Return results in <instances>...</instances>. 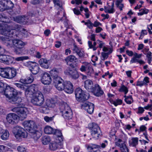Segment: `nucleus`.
<instances>
[{"mask_svg":"<svg viewBox=\"0 0 152 152\" xmlns=\"http://www.w3.org/2000/svg\"><path fill=\"white\" fill-rule=\"evenodd\" d=\"M101 55L102 58H101L102 60L104 61L107 59L108 57V53L104 52H102Z\"/></svg>","mask_w":152,"mask_h":152,"instance_id":"obj_52","label":"nucleus"},{"mask_svg":"<svg viewBox=\"0 0 152 152\" xmlns=\"http://www.w3.org/2000/svg\"><path fill=\"white\" fill-rule=\"evenodd\" d=\"M17 72L16 69L14 68H8V79H12L15 77L17 75Z\"/></svg>","mask_w":152,"mask_h":152,"instance_id":"obj_28","label":"nucleus"},{"mask_svg":"<svg viewBox=\"0 0 152 152\" xmlns=\"http://www.w3.org/2000/svg\"><path fill=\"white\" fill-rule=\"evenodd\" d=\"M29 59L28 56H23L17 57L15 58V60L17 61H23L25 60H27Z\"/></svg>","mask_w":152,"mask_h":152,"instance_id":"obj_48","label":"nucleus"},{"mask_svg":"<svg viewBox=\"0 0 152 152\" xmlns=\"http://www.w3.org/2000/svg\"><path fill=\"white\" fill-rule=\"evenodd\" d=\"M6 2L5 0H3L0 1V11H3L6 10Z\"/></svg>","mask_w":152,"mask_h":152,"instance_id":"obj_41","label":"nucleus"},{"mask_svg":"<svg viewBox=\"0 0 152 152\" xmlns=\"http://www.w3.org/2000/svg\"><path fill=\"white\" fill-rule=\"evenodd\" d=\"M96 42H94L93 43V45H92V42H91L89 41L88 42V46L90 48H93V50L94 51L96 50L98 47H96Z\"/></svg>","mask_w":152,"mask_h":152,"instance_id":"obj_46","label":"nucleus"},{"mask_svg":"<svg viewBox=\"0 0 152 152\" xmlns=\"http://www.w3.org/2000/svg\"><path fill=\"white\" fill-rule=\"evenodd\" d=\"M31 133V136L32 138L34 139L35 140H37L41 136V134L39 131L36 130V129L33 130V131Z\"/></svg>","mask_w":152,"mask_h":152,"instance_id":"obj_31","label":"nucleus"},{"mask_svg":"<svg viewBox=\"0 0 152 152\" xmlns=\"http://www.w3.org/2000/svg\"><path fill=\"white\" fill-rule=\"evenodd\" d=\"M65 60L67 65L71 67L75 68L77 66L76 63L77 58L74 56L70 55L68 56L65 59Z\"/></svg>","mask_w":152,"mask_h":152,"instance_id":"obj_12","label":"nucleus"},{"mask_svg":"<svg viewBox=\"0 0 152 152\" xmlns=\"http://www.w3.org/2000/svg\"><path fill=\"white\" fill-rule=\"evenodd\" d=\"M12 39L9 37L0 36V41L8 48H10Z\"/></svg>","mask_w":152,"mask_h":152,"instance_id":"obj_22","label":"nucleus"},{"mask_svg":"<svg viewBox=\"0 0 152 152\" xmlns=\"http://www.w3.org/2000/svg\"><path fill=\"white\" fill-rule=\"evenodd\" d=\"M76 100L80 102H83L89 98V96L80 88H77L75 91Z\"/></svg>","mask_w":152,"mask_h":152,"instance_id":"obj_4","label":"nucleus"},{"mask_svg":"<svg viewBox=\"0 0 152 152\" xmlns=\"http://www.w3.org/2000/svg\"><path fill=\"white\" fill-rule=\"evenodd\" d=\"M131 141L129 142L130 145L134 147L138 144V138H133L131 139Z\"/></svg>","mask_w":152,"mask_h":152,"instance_id":"obj_40","label":"nucleus"},{"mask_svg":"<svg viewBox=\"0 0 152 152\" xmlns=\"http://www.w3.org/2000/svg\"><path fill=\"white\" fill-rule=\"evenodd\" d=\"M53 83L56 88L59 91L64 90L65 82L61 78H58L55 80Z\"/></svg>","mask_w":152,"mask_h":152,"instance_id":"obj_18","label":"nucleus"},{"mask_svg":"<svg viewBox=\"0 0 152 152\" xmlns=\"http://www.w3.org/2000/svg\"><path fill=\"white\" fill-rule=\"evenodd\" d=\"M11 48H13L14 52L17 54H19L25 50V46L26 42H23L22 40L18 39H12Z\"/></svg>","mask_w":152,"mask_h":152,"instance_id":"obj_1","label":"nucleus"},{"mask_svg":"<svg viewBox=\"0 0 152 152\" xmlns=\"http://www.w3.org/2000/svg\"><path fill=\"white\" fill-rule=\"evenodd\" d=\"M25 66L29 69L31 72L34 75H36L39 72V67L38 64L35 62L29 61L27 62Z\"/></svg>","mask_w":152,"mask_h":152,"instance_id":"obj_10","label":"nucleus"},{"mask_svg":"<svg viewBox=\"0 0 152 152\" xmlns=\"http://www.w3.org/2000/svg\"><path fill=\"white\" fill-rule=\"evenodd\" d=\"M81 107L86 111L89 114H91L93 113L94 105L89 102H87L81 104Z\"/></svg>","mask_w":152,"mask_h":152,"instance_id":"obj_16","label":"nucleus"},{"mask_svg":"<svg viewBox=\"0 0 152 152\" xmlns=\"http://www.w3.org/2000/svg\"><path fill=\"white\" fill-rule=\"evenodd\" d=\"M25 18L21 16H16L13 18V20L17 23L24 24L26 23Z\"/></svg>","mask_w":152,"mask_h":152,"instance_id":"obj_35","label":"nucleus"},{"mask_svg":"<svg viewBox=\"0 0 152 152\" xmlns=\"http://www.w3.org/2000/svg\"><path fill=\"white\" fill-rule=\"evenodd\" d=\"M7 19V17L4 14H0V21L2 22L0 23V28H9L8 25L7 24L8 23V21L6 20Z\"/></svg>","mask_w":152,"mask_h":152,"instance_id":"obj_20","label":"nucleus"},{"mask_svg":"<svg viewBox=\"0 0 152 152\" xmlns=\"http://www.w3.org/2000/svg\"><path fill=\"white\" fill-rule=\"evenodd\" d=\"M8 68H4L0 67V75L2 77L8 79Z\"/></svg>","mask_w":152,"mask_h":152,"instance_id":"obj_32","label":"nucleus"},{"mask_svg":"<svg viewBox=\"0 0 152 152\" xmlns=\"http://www.w3.org/2000/svg\"><path fill=\"white\" fill-rule=\"evenodd\" d=\"M64 86V90L66 93L71 94L73 91V88L72 84L70 82H65Z\"/></svg>","mask_w":152,"mask_h":152,"instance_id":"obj_25","label":"nucleus"},{"mask_svg":"<svg viewBox=\"0 0 152 152\" xmlns=\"http://www.w3.org/2000/svg\"><path fill=\"white\" fill-rule=\"evenodd\" d=\"M58 144L55 142L51 143L49 145L50 149L53 151L56 150L58 148Z\"/></svg>","mask_w":152,"mask_h":152,"instance_id":"obj_42","label":"nucleus"},{"mask_svg":"<svg viewBox=\"0 0 152 152\" xmlns=\"http://www.w3.org/2000/svg\"><path fill=\"white\" fill-rule=\"evenodd\" d=\"M33 77L31 75L26 79H20V82L24 84H28L31 83L33 82Z\"/></svg>","mask_w":152,"mask_h":152,"instance_id":"obj_34","label":"nucleus"},{"mask_svg":"<svg viewBox=\"0 0 152 152\" xmlns=\"http://www.w3.org/2000/svg\"><path fill=\"white\" fill-rule=\"evenodd\" d=\"M24 106L23 103H21L19 104V107H15L12 110V112L17 113L19 116L18 117L22 120L26 118L28 112L27 108Z\"/></svg>","mask_w":152,"mask_h":152,"instance_id":"obj_2","label":"nucleus"},{"mask_svg":"<svg viewBox=\"0 0 152 152\" xmlns=\"http://www.w3.org/2000/svg\"><path fill=\"white\" fill-rule=\"evenodd\" d=\"M128 90L127 88L124 85H122L121 88L119 91L121 92H124Z\"/></svg>","mask_w":152,"mask_h":152,"instance_id":"obj_59","label":"nucleus"},{"mask_svg":"<svg viewBox=\"0 0 152 152\" xmlns=\"http://www.w3.org/2000/svg\"><path fill=\"white\" fill-rule=\"evenodd\" d=\"M44 97L40 91H37L36 95L33 97L31 102L34 105L40 106L44 102Z\"/></svg>","mask_w":152,"mask_h":152,"instance_id":"obj_3","label":"nucleus"},{"mask_svg":"<svg viewBox=\"0 0 152 152\" xmlns=\"http://www.w3.org/2000/svg\"><path fill=\"white\" fill-rule=\"evenodd\" d=\"M12 96V97L9 98V102L12 104H18L19 106L21 104L20 103L22 102V99L18 96L17 93Z\"/></svg>","mask_w":152,"mask_h":152,"instance_id":"obj_21","label":"nucleus"},{"mask_svg":"<svg viewBox=\"0 0 152 152\" xmlns=\"http://www.w3.org/2000/svg\"><path fill=\"white\" fill-rule=\"evenodd\" d=\"M88 128L91 130V134L94 138L97 139L100 136L101 131L97 124L94 123H90L88 125Z\"/></svg>","mask_w":152,"mask_h":152,"instance_id":"obj_5","label":"nucleus"},{"mask_svg":"<svg viewBox=\"0 0 152 152\" xmlns=\"http://www.w3.org/2000/svg\"><path fill=\"white\" fill-rule=\"evenodd\" d=\"M54 130L50 126H46L44 129L45 133L47 134H50L53 133Z\"/></svg>","mask_w":152,"mask_h":152,"instance_id":"obj_37","label":"nucleus"},{"mask_svg":"<svg viewBox=\"0 0 152 152\" xmlns=\"http://www.w3.org/2000/svg\"><path fill=\"white\" fill-rule=\"evenodd\" d=\"M55 106V101L53 99H47L45 104L39 108V111L42 113H48L50 107H53Z\"/></svg>","mask_w":152,"mask_h":152,"instance_id":"obj_7","label":"nucleus"},{"mask_svg":"<svg viewBox=\"0 0 152 152\" xmlns=\"http://www.w3.org/2000/svg\"><path fill=\"white\" fill-rule=\"evenodd\" d=\"M16 90L13 88L9 86H5V89L4 92V94L7 98H9L12 97L13 95L17 94Z\"/></svg>","mask_w":152,"mask_h":152,"instance_id":"obj_17","label":"nucleus"},{"mask_svg":"<svg viewBox=\"0 0 152 152\" xmlns=\"http://www.w3.org/2000/svg\"><path fill=\"white\" fill-rule=\"evenodd\" d=\"M37 86L31 85L26 89L25 91V94L27 97H31L36 95V94L39 91Z\"/></svg>","mask_w":152,"mask_h":152,"instance_id":"obj_11","label":"nucleus"},{"mask_svg":"<svg viewBox=\"0 0 152 152\" xmlns=\"http://www.w3.org/2000/svg\"><path fill=\"white\" fill-rule=\"evenodd\" d=\"M122 102V101L121 99H118L116 100V101H113V104L115 106H116L118 105L121 104Z\"/></svg>","mask_w":152,"mask_h":152,"instance_id":"obj_54","label":"nucleus"},{"mask_svg":"<svg viewBox=\"0 0 152 152\" xmlns=\"http://www.w3.org/2000/svg\"><path fill=\"white\" fill-rule=\"evenodd\" d=\"M13 132L15 137L18 139L19 138H26L27 137V133L25 129L22 127L16 126L13 128Z\"/></svg>","mask_w":152,"mask_h":152,"instance_id":"obj_6","label":"nucleus"},{"mask_svg":"<svg viewBox=\"0 0 152 152\" xmlns=\"http://www.w3.org/2000/svg\"><path fill=\"white\" fill-rule=\"evenodd\" d=\"M20 31L24 35V36H27L28 35V33L27 31H26L25 29H19Z\"/></svg>","mask_w":152,"mask_h":152,"instance_id":"obj_63","label":"nucleus"},{"mask_svg":"<svg viewBox=\"0 0 152 152\" xmlns=\"http://www.w3.org/2000/svg\"><path fill=\"white\" fill-rule=\"evenodd\" d=\"M117 7L119 8L120 11L123 10V8L124 7V4H115Z\"/></svg>","mask_w":152,"mask_h":152,"instance_id":"obj_56","label":"nucleus"},{"mask_svg":"<svg viewBox=\"0 0 152 152\" xmlns=\"http://www.w3.org/2000/svg\"><path fill=\"white\" fill-rule=\"evenodd\" d=\"M16 86L18 88L22 90H23L25 88L24 85L20 83H17L15 84Z\"/></svg>","mask_w":152,"mask_h":152,"instance_id":"obj_58","label":"nucleus"},{"mask_svg":"<svg viewBox=\"0 0 152 152\" xmlns=\"http://www.w3.org/2000/svg\"><path fill=\"white\" fill-rule=\"evenodd\" d=\"M5 89L4 84L0 81V93H4Z\"/></svg>","mask_w":152,"mask_h":152,"instance_id":"obj_49","label":"nucleus"},{"mask_svg":"<svg viewBox=\"0 0 152 152\" xmlns=\"http://www.w3.org/2000/svg\"><path fill=\"white\" fill-rule=\"evenodd\" d=\"M50 140V138L48 136H44L42 138V142L44 145L48 144L49 143Z\"/></svg>","mask_w":152,"mask_h":152,"instance_id":"obj_44","label":"nucleus"},{"mask_svg":"<svg viewBox=\"0 0 152 152\" xmlns=\"http://www.w3.org/2000/svg\"><path fill=\"white\" fill-rule=\"evenodd\" d=\"M85 25H87L88 27L89 28L93 27V23L89 20H88L87 22L85 23Z\"/></svg>","mask_w":152,"mask_h":152,"instance_id":"obj_53","label":"nucleus"},{"mask_svg":"<svg viewBox=\"0 0 152 152\" xmlns=\"http://www.w3.org/2000/svg\"><path fill=\"white\" fill-rule=\"evenodd\" d=\"M17 149L19 152H26V150L22 146H18Z\"/></svg>","mask_w":152,"mask_h":152,"instance_id":"obj_51","label":"nucleus"},{"mask_svg":"<svg viewBox=\"0 0 152 152\" xmlns=\"http://www.w3.org/2000/svg\"><path fill=\"white\" fill-rule=\"evenodd\" d=\"M117 145L120 147L121 152H129V149L124 143L117 144Z\"/></svg>","mask_w":152,"mask_h":152,"instance_id":"obj_36","label":"nucleus"},{"mask_svg":"<svg viewBox=\"0 0 152 152\" xmlns=\"http://www.w3.org/2000/svg\"><path fill=\"white\" fill-rule=\"evenodd\" d=\"M77 54L79 56L80 58H83L85 56V54L84 52H82L80 51Z\"/></svg>","mask_w":152,"mask_h":152,"instance_id":"obj_60","label":"nucleus"},{"mask_svg":"<svg viewBox=\"0 0 152 152\" xmlns=\"http://www.w3.org/2000/svg\"><path fill=\"white\" fill-rule=\"evenodd\" d=\"M18 116L14 113L8 114L7 116L6 119L7 121L12 124H16L18 122Z\"/></svg>","mask_w":152,"mask_h":152,"instance_id":"obj_19","label":"nucleus"},{"mask_svg":"<svg viewBox=\"0 0 152 152\" xmlns=\"http://www.w3.org/2000/svg\"><path fill=\"white\" fill-rule=\"evenodd\" d=\"M41 66L45 69H48L49 66V61L46 59L41 58L39 61Z\"/></svg>","mask_w":152,"mask_h":152,"instance_id":"obj_29","label":"nucleus"},{"mask_svg":"<svg viewBox=\"0 0 152 152\" xmlns=\"http://www.w3.org/2000/svg\"><path fill=\"white\" fill-rule=\"evenodd\" d=\"M100 146L99 145H96L95 144H92L91 145H89L87 146V148L88 150L91 151L94 148H100Z\"/></svg>","mask_w":152,"mask_h":152,"instance_id":"obj_47","label":"nucleus"},{"mask_svg":"<svg viewBox=\"0 0 152 152\" xmlns=\"http://www.w3.org/2000/svg\"><path fill=\"white\" fill-rule=\"evenodd\" d=\"M138 111L137 113H142L144 111V108L141 107H139L138 108Z\"/></svg>","mask_w":152,"mask_h":152,"instance_id":"obj_64","label":"nucleus"},{"mask_svg":"<svg viewBox=\"0 0 152 152\" xmlns=\"http://www.w3.org/2000/svg\"><path fill=\"white\" fill-rule=\"evenodd\" d=\"M64 73L66 75L69 76L73 79L77 80L79 77V74L77 70L76 67H68L65 70Z\"/></svg>","mask_w":152,"mask_h":152,"instance_id":"obj_9","label":"nucleus"},{"mask_svg":"<svg viewBox=\"0 0 152 152\" xmlns=\"http://www.w3.org/2000/svg\"><path fill=\"white\" fill-rule=\"evenodd\" d=\"M6 10L11 9L13 7L14 4L10 0H5Z\"/></svg>","mask_w":152,"mask_h":152,"instance_id":"obj_39","label":"nucleus"},{"mask_svg":"<svg viewBox=\"0 0 152 152\" xmlns=\"http://www.w3.org/2000/svg\"><path fill=\"white\" fill-rule=\"evenodd\" d=\"M53 134L57 136L58 139L60 142L63 141V137L61 130L54 129Z\"/></svg>","mask_w":152,"mask_h":152,"instance_id":"obj_30","label":"nucleus"},{"mask_svg":"<svg viewBox=\"0 0 152 152\" xmlns=\"http://www.w3.org/2000/svg\"><path fill=\"white\" fill-rule=\"evenodd\" d=\"M94 85H93L92 81L90 80H87L85 82V87L89 92H91L93 89Z\"/></svg>","mask_w":152,"mask_h":152,"instance_id":"obj_27","label":"nucleus"},{"mask_svg":"<svg viewBox=\"0 0 152 152\" xmlns=\"http://www.w3.org/2000/svg\"><path fill=\"white\" fill-rule=\"evenodd\" d=\"M88 69H89V71H87V72L88 73V75H90L93 72V69L90 66H88Z\"/></svg>","mask_w":152,"mask_h":152,"instance_id":"obj_61","label":"nucleus"},{"mask_svg":"<svg viewBox=\"0 0 152 152\" xmlns=\"http://www.w3.org/2000/svg\"><path fill=\"white\" fill-rule=\"evenodd\" d=\"M62 110V115L65 119L69 120L72 119V113L70 108L67 104H63L61 107Z\"/></svg>","mask_w":152,"mask_h":152,"instance_id":"obj_8","label":"nucleus"},{"mask_svg":"<svg viewBox=\"0 0 152 152\" xmlns=\"http://www.w3.org/2000/svg\"><path fill=\"white\" fill-rule=\"evenodd\" d=\"M73 11L74 14L75 15H79L81 14L80 11H79V10L78 9H77L75 8H74L73 9Z\"/></svg>","mask_w":152,"mask_h":152,"instance_id":"obj_62","label":"nucleus"},{"mask_svg":"<svg viewBox=\"0 0 152 152\" xmlns=\"http://www.w3.org/2000/svg\"><path fill=\"white\" fill-rule=\"evenodd\" d=\"M9 135L8 131L5 130V131L1 136V138L3 140H6L8 139Z\"/></svg>","mask_w":152,"mask_h":152,"instance_id":"obj_45","label":"nucleus"},{"mask_svg":"<svg viewBox=\"0 0 152 152\" xmlns=\"http://www.w3.org/2000/svg\"><path fill=\"white\" fill-rule=\"evenodd\" d=\"M63 20H65V21H64V24L65 26V27L66 28H72V26L71 25H69L68 23V20L66 19V14L65 12H63Z\"/></svg>","mask_w":152,"mask_h":152,"instance_id":"obj_38","label":"nucleus"},{"mask_svg":"<svg viewBox=\"0 0 152 152\" xmlns=\"http://www.w3.org/2000/svg\"><path fill=\"white\" fill-rule=\"evenodd\" d=\"M14 58L10 56L0 54V62L7 64L12 63L14 61Z\"/></svg>","mask_w":152,"mask_h":152,"instance_id":"obj_15","label":"nucleus"},{"mask_svg":"<svg viewBox=\"0 0 152 152\" xmlns=\"http://www.w3.org/2000/svg\"><path fill=\"white\" fill-rule=\"evenodd\" d=\"M15 29H0V34L11 37H13Z\"/></svg>","mask_w":152,"mask_h":152,"instance_id":"obj_24","label":"nucleus"},{"mask_svg":"<svg viewBox=\"0 0 152 152\" xmlns=\"http://www.w3.org/2000/svg\"><path fill=\"white\" fill-rule=\"evenodd\" d=\"M147 34V32L146 30H142L141 32L140 36L139 37V39H142L143 38L144 35Z\"/></svg>","mask_w":152,"mask_h":152,"instance_id":"obj_55","label":"nucleus"},{"mask_svg":"<svg viewBox=\"0 0 152 152\" xmlns=\"http://www.w3.org/2000/svg\"><path fill=\"white\" fill-rule=\"evenodd\" d=\"M73 51L74 52L77 54L81 50L79 48L76 46L74 45V48L73 49Z\"/></svg>","mask_w":152,"mask_h":152,"instance_id":"obj_57","label":"nucleus"},{"mask_svg":"<svg viewBox=\"0 0 152 152\" xmlns=\"http://www.w3.org/2000/svg\"><path fill=\"white\" fill-rule=\"evenodd\" d=\"M54 118V116L51 117L45 116L44 117V118L45 121L48 122L52 121L53 120Z\"/></svg>","mask_w":152,"mask_h":152,"instance_id":"obj_50","label":"nucleus"},{"mask_svg":"<svg viewBox=\"0 0 152 152\" xmlns=\"http://www.w3.org/2000/svg\"><path fill=\"white\" fill-rule=\"evenodd\" d=\"M93 89L91 92L93 93L94 95L96 96L99 97L102 95L103 93V91L101 89L99 85L97 84L94 85V87Z\"/></svg>","mask_w":152,"mask_h":152,"instance_id":"obj_23","label":"nucleus"},{"mask_svg":"<svg viewBox=\"0 0 152 152\" xmlns=\"http://www.w3.org/2000/svg\"><path fill=\"white\" fill-rule=\"evenodd\" d=\"M114 2H113L112 3L111 6L108 5L107 7H104V11L106 12L109 13H113L115 10L114 9Z\"/></svg>","mask_w":152,"mask_h":152,"instance_id":"obj_33","label":"nucleus"},{"mask_svg":"<svg viewBox=\"0 0 152 152\" xmlns=\"http://www.w3.org/2000/svg\"><path fill=\"white\" fill-rule=\"evenodd\" d=\"M23 124L25 129L29 132H32L37 128L35 122L33 121H25Z\"/></svg>","mask_w":152,"mask_h":152,"instance_id":"obj_13","label":"nucleus"},{"mask_svg":"<svg viewBox=\"0 0 152 152\" xmlns=\"http://www.w3.org/2000/svg\"><path fill=\"white\" fill-rule=\"evenodd\" d=\"M42 83L45 85H49L52 81L50 75L47 72H43L40 75Z\"/></svg>","mask_w":152,"mask_h":152,"instance_id":"obj_14","label":"nucleus"},{"mask_svg":"<svg viewBox=\"0 0 152 152\" xmlns=\"http://www.w3.org/2000/svg\"><path fill=\"white\" fill-rule=\"evenodd\" d=\"M50 73L53 78V81L55 80H56L58 78H61L58 76L59 74V69L56 68H53L50 71Z\"/></svg>","mask_w":152,"mask_h":152,"instance_id":"obj_26","label":"nucleus"},{"mask_svg":"<svg viewBox=\"0 0 152 152\" xmlns=\"http://www.w3.org/2000/svg\"><path fill=\"white\" fill-rule=\"evenodd\" d=\"M139 11L140 12L137 13V15L138 16H142L144 14H147L149 12V10L144 8L140 9Z\"/></svg>","mask_w":152,"mask_h":152,"instance_id":"obj_43","label":"nucleus"}]
</instances>
